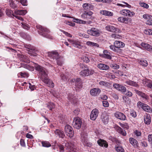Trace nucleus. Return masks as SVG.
I'll return each mask as SVG.
<instances>
[{
    "label": "nucleus",
    "instance_id": "473e14b6",
    "mask_svg": "<svg viewBox=\"0 0 152 152\" xmlns=\"http://www.w3.org/2000/svg\"><path fill=\"white\" fill-rule=\"evenodd\" d=\"M86 44L87 45L91 46H95L97 47H99V45L97 43L90 41L87 42L86 43Z\"/></svg>",
    "mask_w": 152,
    "mask_h": 152
},
{
    "label": "nucleus",
    "instance_id": "c03bdc74",
    "mask_svg": "<svg viewBox=\"0 0 152 152\" xmlns=\"http://www.w3.org/2000/svg\"><path fill=\"white\" fill-rule=\"evenodd\" d=\"M20 57L22 58L21 60L22 61L25 62H28V59H27V58L26 56L22 55L20 56Z\"/></svg>",
    "mask_w": 152,
    "mask_h": 152
},
{
    "label": "nucleus",
    "instance_id": "72a5a7b5",
    "mask_svg": "<svg viewBox=\"0 0 152 152\" xmlns=\"http://www.w3.org/2000/svg\"><path fill=\"white\" fill-rule=\"evenodd\" d=\"M6 15L10 17H12L14 16V15L13 14V11L9 9L6 10Z\"/></svg>",
    "mask_w": 152,
    "mask_h": 152
},
{
    "label": "nucleus",
    "instance_id": "49530a36",
    "mask_svg": "<svg viewBox=\"0 0 152 152\" xmlns=\"http://www.w3.org/2000/svg\"><path fill=\"white\" fill-rule=\"evenodd\" d=\"M62 59V58L61 57H59V58L57 60V65L59 66H61L63 64Z\"/></svg>",
    "mask_w": 152,
    "mask_h": 152
},
{
    "label": "nucleus",
    "instance_id": "052dcab7",
    "mask_svg": "<svg viewBox=\"0 0 152 152\" xmlns=\"http://www.w3.org/2000/svg\"><path fill=\"white\" fill-rule=\"evenodd\" d=\"M103 106L105 107H107L109 106V103L106 101H103L102 102Z\"/></svg>",
    "mask_w": 152,
    "mask_h": 152
},
{
    "label": "nucleus",
    "instance_id": "4d7b16f0",
    "mask_svg": "<svg viewBox=\"0 0 152 152\" xmlns=\"http://www.w3.org/2000/svg\"><path fill=\"white\" fill-rule=\"evenodd\" d=\"M82 60L84 62L86 63H88L89 61V58L87 57L84 56L82 58Z\"/></svg>",
    "mask_w": 152,
    "mask_h": 152
},
{
    "label": "nucleus",
    "instance_id": "412c9836",
    "mask_svg": "<svg viewBox=\"0 0 152 152\" xmlns=\"http://www.w3.org/2000/svg\"><path fill=\"white\" fill-rule=\"evenodd\" d=\"M103 54L102 55L103 58L110 59H111V56L110 55V53L107 50H104L103 51Z\"/></svg>",
    "mask_w": 152,
    "mask_h": 152
},
{
    "label": "nucleus",
    "instance_id": "603ef678",
    "mask_svg": "<svg viewBox=\"0 0 152 152\" xmlns=\"http://www.w3.org/2000/svg\"><path fill=\"white\" fill-rule=\"evenodd\" d=\"M9 4L10 6L13 8H15L16 6L15 4L12 1H9Z\"/></svg>",
    "mask_w": 152,
    "mask_h": 152
},
{
    "label": "nucleus",
    "instance_id": "f8f14e48",
    "mask_svg": "<svg viewBox=\"0 0 152 152\" xmlns=\"http://www.w3.org/2000/svg\"><path fill=\"white\" fill-rule=\"evenodd\" d=\"M134 91L136 93L142 97L143 99V100L147 101L149 99V96L147 95L146 94L136 90H135Z\"/></svg>",
    "mask_w": 152,
    "mask_h": 152
},
{
    "label": "nucleus",
    "instance_id": "0e129e2a",
    "mask_svg": "<svg viewBox=\"0 0 152 152\" xmlns=\"http://www.w3.org/2000/svg\"><path fill=\"white\" fill-rule=\"evenodd\" d=\"M61 79L63 80H67V77L65 76L64 74L61 73L60 75Z\"/></svg>",
    "mask_w": 152,
    "mask_h": 152
},
{
    "label": "nucleus",
    "instance_id": "338daca9",
    "mask_svg": "<svg viewBox=\"0 0 152 152\" xmlns=\"http://www.w3.org/2000/svg\"><path fill=\"white\" fill-rule=\"evenodd\" d=\"M111 37L113 38L116 39L119 38L120 37V36L118 35L115 34H113L111 35Z\"/></svg>",
    "mask_w": 152,
    "mask_h": 152
},
{
    "label": "nucleus",
    "instance_id": "864d4df0",
    "mask_svg": "<svg viewBox=\"0 0 152 152\" xmlns=\"http://www.w3.org/2000/svg\"><path fill=\"white\" fill-rule=\"evenodd\" d=\"M80 68L83 70L88 68L87 65L83 64H80Z\"/></svg>",
    "mask_w": 152,
    "mask_h": 152
},
{
    "label": "nucleus",
    "instance_id": "39448f33",
    "mask_svg": "<svg viewBox=\"0 0 152 152\" xmlns=\"http://www.w3.org/2000/svg\"><path fill=\"white\" fill-rule=\"evenodd\" d=\"M72 144V142L69 143L68 142H66L65 143H63L62 145L59 144L58 145V147L59 148V152H65L64 148H65V150L67 151L69 150V147L71 146H70V144Z\"/></svg>",
    "mask_w": 152,
    "mask_h": 152
},
{
    "label": "nucleus",
    "instance_id": "de8ad7c7",
    "mask_svg": "<svg viewBox=\"0 0 152 152\" xmlns=\"http://www.w3.org/2000/svg\"><path fill=\"white\" fill-rule=\"evenodd\" d=\"M123 3H124V4H118V5L119 6H121L122 7H124L125 6H126L128 8H129L131 7V6L130 5L128 4V3L125 2H123Z\"/></svg>",
    "mask_w": 152,
    "mask_h": 152
},
{
    "label": "nucleus",
    "instance_id": "c85d7f7f",
    "mask_svg": "<svg viewBox=\"0 0 152 152\" xmlns=\"http://www.w3.org/2000/svg\"><path fill=\"white\" fill-rule=\"evenodd\" d=\"M130 143L133 146H137V140L131 137L129 138Z\"/></svg>",
    "mask_w": 152,
    "mask_h": 152
},
{
    "label": "nucleus",
    "instance_id": "3c124183",
    "mask_svg": "<svg viewBox=\"0 0 152 152\" xmlns=\"http://www.w3.org/2000/svg\"><path fill=\"white\" fill-rule=\"evenodd\" d=\"M148 140L152 146V134H149L148 136Z\"/></svg>",
    "mask_w": 152,
    "mask_h": 152
},
{
    "label": "nucleus",
    "instance_id": "dca6fc26",
    "mask_svg": "<svg viewBox=\"0 0 152 152\" xmlns=\"http://www.w3.org/2000/svg\"><path fill=\"white\" fill-rule=\"evenodd\" d=\"M118 21L122 23H127L129 22H130L131 20L130 18H126L125 17H119L118 18Z\"/></svg>",
    "mask_w": 152,
    "mask_h": 152
},
{
    "label": "nucleus",
    "instance_id": "c756f323",
    "mask_svg": "<svg viewBox=\"0 0 152 152\" xmlns=\"http://www.w3.org/2000/svg\"><path fill=\"white\" fill-rule=\"evenodd\" d=\"M26 12V11L25 10H16L15 11V13L16 14L19 15H24Z\"/></svg>",
    "mask_w": 152,
    "mask_h": 152
},
{
    "label": "nucleus",
    "instance_id": "6e6552de",
    "mask_svg": "<svg viewBox=\"0 0 152 152\" xmlns=\"http://www.w3.org/2000/svg\"><path fill=\"white\" fill-rule=\"evenodd\" d=\"M88 33L93 36H98L99 35V31L96 28H92L87 31Z\"/></svg>",
    "mask_w": 152,
    "mask_h": 152
},
{
    "label": "nucleus",
    "instance_id": "20e7f679",
    "mask_svg": "<svg viewBox=\"0 0 152 152\" xmlns=\"http://www.w3.org/2000/svg\"><path fill=\"white\" fill-rule=\"evenodd\" d=\"M82 121L79 117L74 118L72 125L73 127L77 129H79L81 126Z\"/></svg>",
    "mask_w": 152,
    "mask_h": 152
},
{
    "label": "nucleus",
    "instance_id": "f704fd0d",
    "mask_svg": "<svg viewBox=\"0 0 152 152\" xmlns=\"http://www.w3.org/2000/svg\"><path fill=\"white\" fill-rule=\"evenodd\" d=\"M42 146L47 148L51 146L50 143L47 141H42Z\"/></svg>",
    "mask_w": 152,
    "mask_h": 152
},
{
    "label": "nucleus",
    "instance_id": "f257e3e1",
    "mask_svg": "<svg viewBox=\"0 0 152 152\" xmlns=\"http://www.w3.org/2000/svg\"><path fill=\"white\" fill-rule=\"evenodd\" d=\"M35 67L36 69L39 72V73L40 76V78L42 81L45 84L48 85L50 87H53L54 84L52 81L48 79L47 70L45 68L38 64L35 65Z\"/></svg>",
    "mask_w": 152,
    "mask_h": 152
},
{
    "label": "nucleus",
    "instance_id": "7ed1b4c3",
    "mask_svg": "<svg viewBox=\"0 0 152 152\" xmlns=\"http://www.w3.org/2000/svg\"><path fill=\"white\" fill-rule=\"evenodd\" d=\"M64 131L66 135L70 137H73L74 132L72 127L69 125H66L64 128Z\"/></svg>",
    "mask_w": 152,
    "mask_h": 152
},
{
    "label": "nucleus",
    "instance_id": "cd10ccee",
    "mask_svg": "<svg viewBox=\"0 0 152 152\" xmlns=\"http://www.w3.org/2000/svg\"><path fill=\"white\" fill-rule=\"evenodd\" d=\"M126 83L127 84L131 86L136 87H138L139 86L138 85L136 82L132 80H129L127 81L126 82Z\"/></svg>",
    "mask_w": 152,
    "mask_h": 152
},
{
    "label": "nucleus",
    "instance_id": "774afa93",
    "mask_svg": "<svg viewBox=\"0 0 152 152\" xmlns=\"http://www.w3.org/2000/svg\"><path fill=\"white\" fill-rule=\"evenodd\" d=\"M131 115L134 118L137 115L136 113L134 111H131L130 113Z\"/></svg>",
    "mask_w": 152,
    "mask_h": 152
},
{
    "label": "nucleus",
    "instance_id": "2eb2a0df",
    "mask_svg": "<svg viewBox=\"0 0 152 152\" xmlns=\"http://www.w3.org/2000/svg\"><path fill=\"white\" fill-rule=\"evenodd\" d=\"M68 99L69 101L72 103L75 104L77 102L76 97L73 95L72 94H69L68 95Z\"/></svg>",
    "mask_w": 152,
    "mask_h": 152
},
{
    "label": "nucleus",
    "instance_id": "a18cd8bd",
    "mask_svg": "<svg viewBox=\"0 0 152 152\" xmlns=\"http://www.w3.org/2000/svg\"><path fill=\"white\" fill-rule=\"evenodd\" d=\"M110 66L111 68L114 69H118L119 68V66L116 64H112L110 65Z\"/></svg>",
    "mask_w": 152,
    "mask_h": 152
},
{
    "label": "nucleus",
    "instance_id": "b1692460",
    "mask_svg": "<svg viewBox=\"0 0 152 152\" xmlns=\"http://www.w3.org/2000/svg\"><path fill=\"white\" fill-rule=\"evenodd\" d=\"M145 123L147 124H150L151 121L150 115L149 114L145 115L144 116Z\"/></svg>",
    "mask_w": 152,
    "mask_h": 152
},
{
    "label": "nucleus",
    "instance_id": "f03ea898",
    "mask_svg": "<svg viewBox=\"0 0 152 152\" xmlns=\"http://www.w3.org/2000/svg\"><path fill=\"white\" fill-rule=\"evenodd\" d=\"M36 27L40 30V31H39L41 33H39L40 34L46 38H51V36L48 34L50 31L49 30L44 28L41 26H37Z\"/></svg>",
    "mask_w": 152,
    "mask_h": 152
},
{
    "label": "nucleus",
    "instance_id": "5fc2aeb1",
    "mask_svg": "<svg viewBox=\"0 0 152 152\" xmlns=\"http://www.w3.org/2000/svg\"><path fill=\"white\" fill-rule=\"evenodd\" d=\"M127 11H128V10H123L120 11V13L124 15L127 16Z\"/></svg>",
    "mask_w": 152,
    "mask_h": 152
},
{
    "label": "nucleus",
    "instance_id": "ea45409f",
    "mask_svg": "<svg viewBox=\"0 0 152 152\" xmlns=\"http://www.w3.org/2000/svg\"><path fill=\"white\" fill-rule=\"evenodd\" d=\"M139 4L141 7L146 8H148L149 7V6L147 4L143 2H139Z\"/></svg>",
    "mask_w": 152,
    "mask_h": 152
},
{
    "label": "nucleus",
    "instance_id": "4c0bfd02",
    "mask_svg": "<svg viewBox=\"0 0 152 152\" xmlns=\"http://www.w3.org/2000/svg\"><path fill=\"white\" fill-rule=\"evenodd\" d=\"M46 106L50 110H51L53 108L55 107V105L52 103H49L48 104H47Z\"/></svg>",
    "mask_w": 152,
    "mask_h": 152
},
{
    "label": "nucleus",
    "instance_id": "6e6d98bb",
    "mask_svg": "<svg viewBox=\"0 0 152 152\" xmlns=\"http://www.w3.org/2000/svg\"><path fill=\"white\" fill-rule=\"evenodd\" d=\"M20 2L21 4L24 6L27 5V1L26 0H20Z\"/></svg>",
    "mask_w": 152,
    "mask_h": 152
},
{
    "label": "nucleus",
    "instance_id": "79ce46f5",
    "mask_svg": "<svg viewBox=\"0 0 152 152\" xmlns=\"http://www.w3.org/2000/svg\"><path fill=\"white\" fill-rule=\"evenodd\" d=\"M109 118L107 116H104L102 118V121L103 122L104 124H106L108 122Z\"/></svg>",
    "mask_w": 152,
    "mask_h": 152
},
{
    "label": "nucleus",
    "instance_id": "1a4fd4ad",
    "mask_svg": "<svg viewBox=\"0 0 152 152\" xmlns=\"http://www.w3.org/2000/svg\"><path fill=\"white\" fill-rule=\"evenodd\" d=\"M25 48H26V50L28 51V54L31 55H33L31 52L34 53V52H35L37 51L35 50V48L30 44L26 45H25Z\"/></svg>",
    "mask_w": 152,
    "mask_h": 152
},
{
    "label": "nucleus",
    "instance_id": "bf43d9fd",
    "mask_svg": "<svg viewBox=\"0 0 152 152\" xmlns=\"http://www.w3.org/2000/svg\"><path fill=\"white\" fill-rule=\"evenodd\" d=\"M60 31L61 32H63L66 36L69 37H72V36L70 34L62 30H60Z\"/></svg>",
    "mask_w": 152,
    "mask_h": 152
},
{
    "label": "nucleus",
    "instance_id": "f3484780",
    "mask_svg": "<svg viewBox=\"0 0 152 152\" xmlns=\"http://www.w3.org/2000/svg\"><path fill=\"white\" fill-rule=\"evenodd\" d=\"M101 92V90L98 88H94L91 89L90 91V93L92 96H97L99 95Z\"/></svg>",
    "mask_w": 152,
    "mask_h": 152
},
{
    "label": "nucleus",
    "instance_id": "2f4dec72",
    "mask_svg": "<svg viewBox=\"0 0 152 152\" xmlns=\"http://www.w3.org/2000/svg\"><path fill=\"white\" fill-rule=\"evenodd\" d=\"M70 146H71V147L70 146L69 147V150L67 151H69V152H78L77 149L73 147L74 144L72 142V144H70Z\"/></svg>",
    "mask_w": 152,
    "mask_h": 152
},
{
    "label": "nucleus",
    "instance_id": "13d9d810",
    "mask_svg": "<svg viewBox=\"0 0 152 152\" xmlns=\"http://www.w3.org/2000/svg\"><path fill=\"white\" fill-rule=\"evenodd\" d=\"M84 12L85 13H86V15H87V16L89 17H89L90 16H91L93 13L92 12L90 11H85Z\"/></svg>",
    "mask_w": 152,
    "mask_h": 152
},
{
    "label": "nucleus",
    "instance_id": "5701e85b",
    "mask_svg": "<svg viewBox=\"0 0 152 152\" xmlns=\"http://www.w3.org/2000/svg\"><path fill=\"white\" fill-rule=\"evenodd\" d=\"M106 30L110 31L115 32L118 31V29L116 27L111 26H108L106 27Z\"/></svg>",
    "mask_w": 152,
    "mask_h": 152
},
{
    "label": "nucleus",
    "instance_id": "4468645a",
    "mask_svg": "<svg viewBox=\"0 0 152 152\" xmlns=\"http://www.w3.org/2000/svg\"><path fill=\"white\" fill-rule=\"evenodd\" d=\"M48 56L50 57H52L53 59H55L56 60L59 58L60 57L58 54L56 52H49L48 53Z\"/></svg>",
    "mask_w": 152,
    "mask_h": 152
},
{
    "label": "nucleus",
    "instance_id": "a878e982",
    "mask_svg": "<svg viewBox=\"0 0 152 152\" xmlns=\"http://www.w3.org/2000/svg\"><path fill=\"white\" fill-rule=\"evenodd\" d=\"M115 129L118 133L122 134L124 136L126 135V134L125 131L123 130L119 126H116L115 127Z\"/></svg>",
    "mask_w": 152,
    "mask_h": 152
},
{
    "label": "nucleus",
    "instance_id": "37998d69",
    "mask_svg": "<svg viewBox=\"0 0 152 152\" xmlns=\"http://www.w3.org/2000/svg\"><path fill=\"white\" fill-rule=\"evenodd\" d=\"M90 6V4H89L87 3L84 4L83 5V7L85 10L89 9Z\"/></svg>",
    "mask_w": 152,
    "mask_h": 152
},
{
    "label": "nucleus",
    "instance_id": "ddd939ff",
    "mask_svg": "<svg viewBox=\"0 0 152 152\" xmlns=\"http://www.w3.org/2000/svg\"><path fill=\"white\" fill-rule=\"evenodd\" d=\"M115 117L121 120H125L126 119V117L125 115L119 112H117L115 113Z\"/></svg>",
    "mask_w": 152,
    "mask_h": 152
},
{
    "label": "nucleus",
    "instance_id": "8fccbe9b",
    "mask_svg": "<svg viewBox=\"0 0 152 152\" xmlns=\"http://www.w3.org/2000/svg\"><path fill=\"white\" fill-rule=\"evenodd\" d=\"M22 26L23 28L27 30H28L29 28V26L26 23H21Z\"/></svg>",
    "mask_w": 152,
    "mask_h": 152
},
{
    "label": "nucleus",
    "instance_id": "09e8293b",
    "mask_svg": "<svg viewBox=\"0 0 152 152\" xmlns=\"http://www.w3.org/2000/svg\"><path fill=\"white\" fill-rule=\"evenodd\" d=\"M127 16L131 17L133 16L134 15V13L133 12H131L129 10H128V11H127Z\"/></svg>",
    "mask_w": 152,
    "mask_h": 152
},
{
    "label": "nucleus",
    "instance_id": "680f3d73",
    "mask_svg": "<svg viewBox=\"0 0 152 152\" xmlns=\"http://www.w3.org/2000/svg\"><path fill=\"white\" fill-rule=\"evenodd\" d=\"M125 94H125L127 96H131L132 95V93L129 91H128L127 92H126H126Z\"/></svg>",
    "mask_w": 152,
    "mask_h": 152
},
{
    "label": "nucleus",
    "instance_id": "0eeeda50",
    "mask_svg": "<svg viewBox=\"0 0 152 152\" xmlns=\"http://www.w3.org/2000/svg\"><path fill=\"white\" fill-rule=\"evenodd\" d=\"M94 73V71L91 69L87 68L81 71L80 72V75L83 77L93 75Z\"/></svg>",
    "mask_w": 152,
    "mask_h": 152
},
{
    "label": "nucleus",
    "instance_id": "a211bd4d",
    "mask_svg": "<svg viewBox=\"0 0 152 152\" xmlns=\"http://www.w3.org/2000/svg\"><path fill=\"white\" fill-rule=\"evenodd\" d=\"M97 67L100 69L104 70H107L110 68L109 66L107 65L102 63L98 64L97 65Z\"/></svg>",
    "mask_w": 152,
    "mask_h": 152
},
{
    "label": "nucleus",
    "instance_id": "423d86ee",
    "mask_svg": "<svg viewBox=\"0 0 152 152\" xmlns=\"http://www.w3.org/2000/svg\"><path fill=\"white\" fill-rule=\"evenodd\" d=\"M137 105L138 107H141L143 110L147 112L150 113L152 111V109L150 106L141 102H139L137 103Z\"/></svg>",
    "mask_w": 152,
    "mask_h": 152
},
{
    "label": "nucleus",
    "instance_id": "aec40b11",
    "mask_svg": "<svg viewBox=\"0 0 152 152\" xmlns=\"http://www.w3.org/2000/svg\"><path fill=\"white\" fill-rule=\"evenodd\" d=\"M114 45L117 48H122L125 46V44L123 42L118 41H116L114 42Z\"/></svg>",
    "mask_w": 152,
    "mask_h": 152
},
{
    "label": "nucleus",
    "instance_id": "6ab92c4d",
    "mask_svg": "<svg viewBox=\"0 0 152 152\" xmlns=\"http://www.w3.org/2000/svg\"><path fill=\"white\" fill-rule=\"evenodd\" d=\"M54 132L56 135H57L59 137L64 138L65 136V134L63 131L58 129H56L54 131Z\"/></svg>",
    "mask_w": 152,
    "mask_h": 152
},
{
    "label": "nucleus",
    "instance_id": "9b49d317",
    "mask_svg": "<svg viewBox=\"0 0 152 152\" xmlns=\"http://www.w3.org/2000/svg\"><path fill=\"white\" fill-rule=\"evenodd\" d=\"M142 17L147 20L146 22L147 25H152V16L148 14H144L143 15Z\"/></svg>",
    "mask_w": 152,
    "mask_h": 152
},
{
    "label": "nucleus",
    "instance_id": "4be33fe9",
    "mask_svg": "<svg viewBox=\"0 0 152 152\" xmlns=\"http://www.w3.org/2000/svg\"><path fill=\"white\" fill-rule=\"evenodd\" d=\"M141 46L145 48L147 50L149 51H152V46L149 44L144 42H142L141 43Z\"/></svg>",
    "mask_w": 152,
    "mask_h": 152
},
{
    "label": "nucleus",
    "instance_id": "69168bd1",
    "mask_svg": "<svg viewBox=\"0 0 152 152\" xmlns=\"http://www.w3.org/2000/svg\"><path fill=\"white\" fill-rule=\"evenodd\" d=\"M134 133L137 136H140L141 135V133L138 131L136 130L134 132Z\"/></svg>",
    "mask_w": 152,
    "mask_h": 152
},
{
    "label": "nucleus",
    "instance_id": "58836bf2",
    "mask_svg": "<svg viewBox=\"0 0 152 152\" xmlns=\"http://www.w3.org/2000/svg\"><path fill=\"white\" fill-rule=\"evenodd\" d=\"M72 81L74 83H79V86L82 85V83L81 81V79L80 78H78L76 79H72Z\"/></svg>",
    "mask_w": 152,
    "mask_h": 152
},
{
    "label": "nucleus",
    "instance_id": "bb28decb",
    "mask_svg": "<svg viewBox=\"0 0 152 152\" xmlns=\"http://www.w3.org/2000/svg\"><path fill=\"white\" fill-rule=\"evenodd\" d=\"M97 143L99 146H104L105 147H107L108 146V145L106 143V141L103 140H99L97 141Z\"/></svg>",
    "mask_w": 152,
    "mask_h": 152
},
{
    "label": "nucleus",
    "instance_id": "9d476101",
    "mask_svg": "<svg viewBox=\"0 0 152 152\" xmlns=\"http://www.w3.org/2000/svg\"><path fill=\"white\" fill-rule=\"evenodd\" d=\"M98 110L96 109H93L90 115V119L92 120H95L98 114Z\"/></svg>",
    "mask_w": 152,
    "mask_h": 152
},
{
    "label": "nucleus",
    "instance_id": "a19ab883",
    "mask_svg": "<svg viewBox=\"0 0 152 152\" xmlns=\"http://www.w3.org/2000/svg\"><path fill=\"white\" fill-rule=\"evenodd\" d=\"M115 150L118 152H124V149L121 147L118 146L115 148Z\"/></svg>",
    "mask_w": 152,
    "mask_h": 152
},
{
    "label": "nucleus",
    "instance_id": "e433bc0d",
    "mask_svg": "<svg viewBox=\"0 0 152 152\" xmlns=\"http://www.w3.org/2000/svg\"><path fill=\"white\" fill-rule=\"evenodd\" d=\"M139 63L144 66H146L148 65V62L146 60H141L140 61Z\"/></svg>",
    "mask_w": 152,
    "mask_h": 152
},
{
    "label": "nucleus",
    "instance_id": "7c9ffc66",
    "mask_svg": "<svg viewBox=\"0 0 152 152\" xmlns=\"http://www.w3.org/2000/svg\"><path fill=\"white\" fill-rule=\"evenodd\" d=\"M118 90L121 91L123 94H125L126 90V88L123 86L120 85Z\"/></svg>",
    "mask_w": 152,
    "mask_h": 152
},
{
    "label": "nucleus",
    "instance_id": "e2e57ef3",
    "mask_svg": "<svg viewBox=\"0 0 152 152\" xmlns=\"http://www.w3.org/2000/svg\"><path fill=\"white\" fill-rule=\"evenodd\" d=\"M73 21L74 22L81 24L82 20H80L78 19L74 18L73 20Z\"/></svg>",
    "mask_w": 152,
    "mask_h": 152
},
{
    "label": "nucleus",
    "instance_id": "c9c22d12",
    "mask_svg": "<svg viewBox=\"0 0 152 152\" xmlns=\"http://www.w3.org/2000/svg\"><path fill=\"white\" fill-rule=\"evenodd\" d=\"M72 44L75 47L79 48H81L80 43V42L78 41H74Z\"/></svg>",
    "mask_w": 152,
    "mask_h": 152
},
{
    "label": "nucleus",
    "instance_id": "393cba45",
    "mask_svg": "<svg viewBox=\"0 0 152 152\" xmlns=\"http://www.w3.org/2000/svg\"><path fill=\"white\" fill-rule=\"evenodd\" d=\"M100 13L103 15L108 16H111L113 15V12L107 10L101 11Z\"/></svg>",
    "mask_w": 152,
    "mask_h": 152
}]
</instances>
